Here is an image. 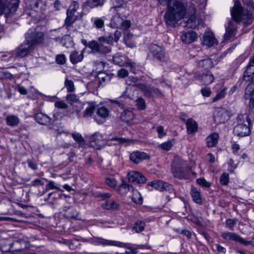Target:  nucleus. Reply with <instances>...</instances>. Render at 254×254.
Instances as JSON below:
<instances>
[{
  "label": "nucleus",
  "instance_id": "nucleus-43",
  "mask_svg": "<svg viewBox=\"0 0 254 254\" xmlns=\"http://www.w3.org/2000/svg\"><path fill=\"white\" fill-rule=\"evenodd\" d=\"M64 86L67 89L68 92H72L75 90L74 82L72 80L66 78L64 81Z\"/></svg>",
  "mask_w": 254,
  "mask_h": 254
},
{
  "label": "nucleus",
  "instance_id": "nucleus-46",
  "mask_svg": "<svg viewBox=\"0 0 254 254\" xmlns=\"http://www.w3.org/2000/svg\"><path fill=\"white\" fill-rule=\"evenodd\" d=\"M136 105L139 110H143L146 108L145 102L141 97L137 98L136 100Z\"/></svg>",
  "mask_w": 254,
  "mask_h": 254
},
{
  "label": "nucleus",
  "instance_id": "nucleus-37",
  "mask_svg": "<svg viewBox=\"0 0 254 254\" xmlns=\"http://www.w3.org/2000/svg\"><path fill=\"white\" fill-rule=\"evenodd\" d=\"M95 104L94 103H90L89 104V106H88L83 115V117L85 118H88L89 117H91L95 110Z\"/></svg>",
  "mask_w": 254,
  "mask_h": 254
},
{
  "label": "nucleus",
  "instance_id": "nucleus-62",
  "mask_svg": "<svg viewBox=\"0 0 254 254\" xmlns=\"http://www.w3.org/2000/svg\"><path fill=\"white\" fill-rule=\"evenodd\" d=\"M201 92L203 96L209 97L211 92L209 88L205 87L201 89Z\"/></svg>",
  "mask_w": 254,
  "mask_h": 254
},
{
  "label": "nucleus",
  "instance_id": "nucleus-63",
  "mask_svg": "<svg viewBox=\"0 0 254 254\" xmlns=\"http://www.w3.org/2000/svg\"><path fill=\"white\" fill-rule=\"evenodd\" d=\"M243 2L254 10V0H243Z\"/></svg>",
  "mask_w": 254,
  "mask_h": 254
},
{
  "label": "nucleus",
  "instance_id": "nucleus-51",
  "mask_svg": "<svg viewBox=\"0 0 254 254\" xmlns=\"http://www.w3.org/2000/svg\"><path fill=\"white\" fill-rule=\"evenodd\" d=\"M56 61L58 64H64L66 62V58L64 54L58 55L56 57Z\"/></svg>",
  "mask_w": 254,
  "mask_h": 254
},
{
  "label": "nucleus",
  "instance_id": "nucleus-33",
  "mask_svg": "<svg viewBox=\"0 0 254 254\" xmlns=\"http://www.w3.org/2000/svg\"><path fill=\"white\" fill-rule=\"evenodd\" d=\"M190 193L193 200L195 203L198 204L202 203V199L200 192L196 188H192Z\"/></svg>",
  "mask_w": 254,
  "mask_h": 254
},
{
  "label": "nucleus",
  "instance_id": "nucleus-16",
  "mask_svg": "<svg viewBox=\"0 0 254 254\" xmlns=\"http://www.w3.org/2000/svg\"><path fill=\"white\" fill-rule=\"evenodd\" d=\"M149 158V156L144 152L134 151L129 156L130 160L134 164H138L144 160Z\"/></svg>",
  "mask_w": 254,
  "mask_h": 254
},
{
  "label": "nucleus",
  "instance_id": "nucleus-40",
  "mask_svg": "<svg viewBox=\"0 0 254 254\" xmlns=\"http://www.w3.org/2000/svg\"><path fill=\"white\" fill-rule=\"evenodd\" d=\"M104 17H95L92 19L93 26L98 29H101L104 26Z\"/></svg>",
  "mask_w": 254,
  "mask_h": 254
},
{
  "label": "nucleus",
  "instance_id": "nucleus-61",
  "mask_svg": "<svg viewBox=\"0 0 254 254\" xmlns=\"http://www.w3.org/2000/svg\"><path fill=\"white\" fill-rule=\"evenodd\" d=\"M157 131L158 132V136L159 138H162L166 133L164 131V127L161 126H158L157 128Z\"/></svg>",
  "mask_w": 254,
  "mask_h": 254
},
{
  "label": "nucleus",
  "instance_id": "nucleus-34",
  "mask_svg": "<svg viewBox=\"0 0 254 254\" xmlns=\"http://www.w3.org/2000/svg\"><path fill=\"white\" fill-rule=\"evenodd\" d=\"M96 114L100 118L106 119L109 117L110 111L108 108L102 106L98 108Z\"/></svg>",
  "mask_w": 254,
  "mask_h": 254
},
{
  "label": "nucleus",
  "instance_id": "nucleus-42",
  "mask_svg": "<svg viewBox=\"0 0 254 254\" xmlns=\"http://www.w3.org/2000/svg\"><path fill=\"white\" fill-rule=\"evenodd\" d=\"M105 0H88L86 2V5L91 8H94L104 4Z\"/></svg>",
  "mask_w": 254,
  "mask_h": 254
},
{
  "label": "nucleus",
  "instance_id": "nucleus-30",
  "mask_svg": "<svg viewBox=\"0 0 254 254\" xmlns=\"http://www.w3.org/2000/svg\"><path fill=\"white\" fill-rule=\"evenodd\" d=\"M138 87L144 94L145 96L147 97H153L152 86L151 85H147L144 84H141L138 86Z\"/></svg>",
  "mask_w": 254,
  "mask_h": 254
},
{
  "label": "nucleus",
  "instance_id": "nucleus-1",
  "mask_svg": "<svg viewBox=\"0 0 254 254\" xmlns=\"http://www.w3.org/2000/svg\"><path fill=\"white\" fill-rule=\"evenodd\" d=\"M186 14V8L182 2L177 0H171L168 10L164 15L165 21L168 25L173 26Z\"/></svg>",
  "mask_w": 254,
  "mask_h": 254
},
{
  "label": "nucleus",
  "instance_id": "nucleus-11",
  "mask_svg": "<svg viewBox=\"0 0 254 254\" xmlns=\"http://www.w3.org/2000/svg\"><path fill=\"white\" fill-rule=\"evenodd\" d=\"M150 53L156 59L160 61H164L165 58L164 49L156 44H151L149 47Z\"/></svg>",
  "mask_w": 254,
  "mask_h": 254
},
{
  "label": "nucleus",
  "instance_id": "nucleus-52",
  "mask_svg": "<svg viewBox=\"0 0 254 254\" xmlns=\"http://www.w3.org/2000/svg\"><path fill=\"white\" fill-rule=\"evenodd\" d=\"M227 163L229 166L228 171L231 173H233L237 168V165L235 164L234 161L232 159H229Z\"/></svg>",
  "mask_w": 254,
  "mask_h": 254
},
{
  "label": "nucleus",
  "instance_id": "nucleus-35",
  "mask_svg": "<svg viewBox=\"0 0 254 254\" xmlns=\"http://www.w3.org/2000/svg\"><path fill=\"white\" fill-rule=\"evenodd\" d=\"M198 66L205 69H208L213 66V63L210 58L202 60L198 62Z\"/></svg>",
  "mask_w": 254,
  "mask_h": 254
},
{
  "label": "nucleus",
  "instance_id": "nucleus-28",
  "mask_svg": "<svg viewBox=\"0 0 254 254\" xmlns=\"http://www.w3.org/2000/svg\"><path fill=\"white\" fill-rule=\"evenodd\" d=\"M5 122L7 126L14 127L19 124L20 119L17 116L9 115L6 117Z\"/></svg>",
  "mask_w": 254,
  "mask_h": 254
},
{
  "label": "nucleus",
  "instance_id": "nucleus-47",
  "mask_svg": "<svg viewBox=\"0 0 254 254\" xmlns=\"http://www.w3.org/2000/svg\"><path fill=\"white\" fill-rule=\"evenodd\" d=\"M173 145L172 141L168 140L165 142L161 144L159 147L164 150L168 151L170 150Z\"/></svg>",
  "mask_w": 254,
  "mask_h": 254
},
{
  "label": "nucleus",
  "instance_id": "nucleus-20",
  "mask_svg": "<svg viewBox=\"0 0 254 254\" xmlns=\"http://www.w3.org/2000/svg\"><path fill=\"white\" fill-rule=\"evenodd\" d=\"M95 243L97 245L103 246H115L119 247L125 248L127 244L116 241L108 240L101 238H98L95 240Z\"/></svg>",
  "mask_w": 254,
  "mask_h": 254
},
{
  "label": "nucleus",
  "instance_id": "nucleus-45",
  "mask_svg": "<svg viewBox=\"0 0 254 254\" xmlns=\"http://www.w3.org/2000/svg\"><path fill=\"white\" fill-rule=\"evenodd\" d=\"M229 175L227 173H223L220 177V183L223 186H226L229 182Z\"/></svg>",
  "mask_w": 254,
  "mask_h": 254
},
{
  "label": "nucleus",
  "instance_id": "nucleus-59",
  "mask_svg": "<svg viewBox=\"0 0 254 254\" xmlns=\"http://www.w3.org/2000/svg\"><path fill=\"white\" fill-rule=\"evenodd\" d=\"M131 26V23L130 20H123V22L122 23V25H121V27L120 28L123 29H127L129 28Z\"/></svg>",
  "mask_w": 254,
  "mask_h": 254
},
{
  "label": "nucleus",
  "instance_id": "nucleus-21",
  "mask_svg": "<svg viewBox=\"0 0 254 254\" xmlns=\"http://www.w3.org/2000/svg\"><path fill=\"white\" fill-rule=\"evenodd\" d=\"M182 41L186 44H190L197 39V34L193 31L183 32L181 36Z\"/></svg>",
  "mask_w": 254,
  "mask_h": 254
},
{
  "label": "nucleus",
  "instance_id": "nucleus-12",
  "mask_svg": "<svg viewBox=\"0 0 254 254\" xmlns=\"http://www.w3.org/2000/svg\"><path fill=\"white\" fill-rule=\"evenodd\" d=\"M148 185L160 191H169L173 190L172 186L167 183L160 180H154L148 183Z\"/></svg>",
  "mask_w": 254,
  "mask_h": 254
},
{
  "label": "nucleus",
  "instance_id": "nucleus-36",
  "mask_svg": "<svg viewBox=\"0 0 254 254\" xmlns=\"http://www.w3.org/2000/svg\"><path fill=\"white\" fill-rule=\"evenodd\" d=\"M103 207L108 210L117 209L119 207V204L114 200H109L103 204Z\"/></svg>",
  "mask_w": 254,
  "mask_h": 254
},
{
  "label": "nucleus",
  "instance_id": "nucleus-39",
  "mask_svg": "<svg viewBox=\"0 0 254 254\" xmlns=\"http://www.w3.org/2000/svg\"><path fill=\"white\" fill-rule=\"evenodd\" d=\"M226 89L227 88L226 87L222 86L220 89L218 90L216 96L212 99V102H214L224 98L226 95Z\"/></svg>",
  "mask_w": 254,
  "mask_h": 254
},
{
  "label": "nucleus",
  "instance_id": "nucleus-60",
  "mask_svg": "<svg viewBox=\"0 0 254 254\" xmlns=\"http://www.w3.org/2000/svg\"><path fill=\"white\" fill-rule=\"evenodd\" d=\"M44 185V182L43 181L39 179H36L32 181L31 183V186H43Z\"/></svg>",
  "mask_w": 254,
  "mask_h": 254
},
{
  "label": "nucleus",
  "instance_id": "nucleus-4",
  "mask_svg": "<svg viewBox=\"0 0 254 254\" xmlns=\"http://www.w3.org/2000/svg\"><path fill=\"white\" fill-rule=\"evenodd\" d=\"M107 41L106 37L101 36L98 38V41L92 40L87 44V46L94 54L105 55L111 52V47L106 46Z\"/></svg>",
  "mask_w": 254,
  "mask_h": 254
},
{
  "label": "nucleus",
  "instance_id": "nucleus-13",
  "mask_svg": "<svg viewBox=\"0 0 254 254\" xmlns=\"http://www.w3.org/2000/svg\"><path fill=\"white\" fill-rule=\"evenodd\" d=\"M34 48L30 44L29 42L25 41L17 49L16 55L17 57L23 58L26 56Z\"/></svg>",
  "mask_w": 254,
  "mask_h": 254
},
{
  "label": "nucleus",
  "instance_id": "nucleus-54",
  "mask_svg": "<svg viewBox=\"0 0 254 254\" xmlns=\"http://www.w3.org/2000/svg\"><path fill=\"white\" fill-rule=\"evenodd\" d=\"M106 183L112 188H115L117 186V181L113 178H108L106 179Z\"/></svg>",
  "mask_w": 254,
  "mask_h": 254
},
{
  "label": "nucleus",
  "instance_id": "nucleus-27",
  "mask_svg": "<svg viewBox=\"0 0 254 254\" xmlns=\"http://www.w3.org/2000/svg\"><path fill=\"white\" fill-rule=\"evenodd\" d=\"M186 127L188 133L192 134L197 130L198 126L196 122L192 119H189L186 121Z\"/></svg>",
  "mask_w": 254,
  "mask_h": 254
},
{
  "label": "nucleus",
  "instance_id": "nucleus-58",
  "mask_svg": "<svg viewBox=\"0 0 254 254\" xmlns=\"http://www.w3.org/2000/svg\"><path fill=\"white\" fill-rule=\"evenodd\" d=\"M117 74L120 78H125L128 76V72L125 68H121L118 70Z\"/></svg>",
  "mask_w": 254,
  "mask_h": 254
},
{
  "label": "nucleus",
  "instance_id": "nucleus-53",
  "mask_svg": "<svg viewBox=\"0 0 254 254\" xmlns=\"http://www.w3.org/2000/svg\"><path fill=\"white\" fill-rule=\"evenodd\" d=\"M110 140L111 141H116L119 144L127 143L129 141V139L120 137H114L111 138Z\"/></svg>",
  "mask_w": 254,
  "mask_h": 254
},
{
  "label": "nucleus",
  "instance_id": "nucleus-49",
  "mask_svg": "<svg viewBox=\"0 0 254 254\" xmlns=\"http://www.w3.org/2000/svg\"><path fill=\"white\" fill-rule=\"evenodd\" d=\"M237 219H228L226 221V227L231 230H233V227L236 224Z\"/></svg>",
  "mask_w": 254,
  "mask_h": 254
},
{
  "label": "nucleus",
  "instance_id": "nucleus-19",
  "mask_svg": "<svg viewBox=\"0 0 254 254\" xmlns=\"http://www.w3.org/2000/svg\"><path fill=\"white\" fill-rule=\"evenodd\" d=\"M85 50V49H84L81 51H77L76 50L71 51L69 55L70 62L72 64H75L82 62L84 59Z\"/></svg>",
  "mask_w": 254,
  "mask_h": 254
},
{
  "label": "nucleus",
  "instance_id": "nucleus-31",
  "mask_svg": "<svg viewBox=\"0 0 254 254\" xmlns=\"http://www.w3.org/2000/svg\"><path fill=\"white\" fill-rule=\"evenodd\" d=\"M123 19L118 14H115L111 19L110 25L116 28H120L123 22Z\"/></svg>",
  "mask_w": 254,
  "mask_h": 254
},
{
  "label": "nucleus",
  "instance_id": "nucleus-18",
  "mask_svg": "<svg viewBox=\"0 0 254 254\" xmlns=\"http://www.w3.org/2000/svg\"><path fill=\"white\" fill-rule=\"evenodd\" d=\"M202 44L207 47L216 45L218 41L215 38L212 32L208 31L204 33L203 35Z\"/></svg>",
  "mask_w": 254,
  "mask_h": 254
},
{
  "label": "nucleus",
  "instance_id": "nucleus-3",
  "mask_svg": "<svg viewBox=\"0 0 254 254\" xmlns=\"http://www.w3.org/2000/svg\"><path fill=\"white\" fill-rule=\"evenodd\" d=\"M231 14L233 19L238 23H243L245 25H249L253 20L252 12L243 8L239 3H236L233 6Z\"/></svg>",
  "mask_w": 254,
  "mask_h": 254
},
{
  "label": "nucleus",
  "instance_id": "nucleus-55",
  "mask_svg": "<svg viewBox=\"0 0 254 254\" xmlns=\"http://www.w3.org/2000/svg\"><path fill=\"white\" fill-rule=\"evenodd\" d=\"M72 137L76 141L79 143H82L84 142V139L79 133H73L72 134Z\"/></svg>",
  "mask_w": 254,
  "mask_h": 254
},
{
  "label": "nucleus",
  "instance_id": "nucleus-38",
  "mask_svg": "<svg viewBox=\"0 0 254 254\" xmlns=\"http://www.w3.org/2000/svg\"><path fill=\"white\" fill-rule=\"evenodd\" d=\"M245 98L249 99L250 97L254 96V83L251 82L247 86L245 90Z\"/></svg>",
  "mask_w": 254,
  "mask_h": 254
},
{
  "label": "nucleus",
  "instance_id": "nucleus-8",
  "mask_svg": "<svg viewBox=\"0 0 254 254\" xmlns=\"http://www.w3.org/2000/svg\"><path fill=\"white\" fill-rule=\"evenodd\" d=\"M241 118H244V116H240L238 117L239 119H240ZM245 118L247 120L248 125H249L250 124L251 121L249 119L248 117L246 116ZM234 132L237 136L244 137L249 135L250 134L251 129L249 127V125L239 123L234 127Z\"/></svg>",
  "mask_w": 254,
  "mask_h": 254
},
{
  "label": "nucleus",
  "instance_id": "nucleus-32",
  "mask_svg": "<svg viewBox=\"0 0 254 254\" xmlns=\"http://www.w3.org/2000/svg\"><path fill=\"white\" fill-rule=\"evenodd\" d=\"M133 187L126 183L124 181L122 184L119 186L118 191L119 193L122 195H125L129 191H132Z\"/></svg>",
  "mask_w": 254,
  "mask_h": 254
},
{
  "label": "nucleus",
  "instance_id": "nucleus-10",
  "mask_svg": "<svg viewBox=\"0 0 254 254\" xmlns=\"http://www.w3.org/2000/svg\"><path fill=\"white\" fill-rule=\"evenodd\" d=\"M106 141L103 138L102 135L99 132L93 134L90 139V145L97 149H100L105 146Z\"/></svg>",
  "mask_w": 254,
  "mask_h": 254
},
{
  "label": "nucleus",
  "instance_id": "nucleus-41",
  "mask_svg": "<svg viewBox=\"0 0 254 254\" xmlns=\"http://www.w3.org/2000/svg\"><path fill=\"white\" fill-rule=\"evenodd\" d=\"M132 199L133 201L137 204H141L143 199L140 193L137 190H134V189L132 190Z\"/></svg>",
  "mask_w": 254,
  "mask_h": 254
},
{
  "label": "nucleus",
  "instance_id": "nucleus-64",
  "mask_svg": "<svg viewBox=\"0 0 254 254\" xmlns=\"http://www.w3.org/2000/svg\"><path fill=\"white\" fill-rule=\"evenodd\" d=\"M28 166L32 169L35 170L37 169V165L33 161L30 159L27 160Z\"/></svg>",
  "mask_w": 254,
  "mask_h": 254
},
{
  "label": "nucleus",
  "instance_id": "nucleus-24",
  "mask_svg": "<svg viewBox=\"0 0 254 254\" xmlns=\"http://www.w3.org/2000/svg\"><path fill=\"white\" fill-rule=\"evenodd\" d=\"M134 118L133 110L131 108H127L124 110L121 114L120 118L121 120L126 123L132 121Z\"/></svg>",
  "mask_w": 254,
  "mask_h": 254
},
{
  "label": "nucleus",
  "instance_id": "nucleus-56",
  "mask_svg": "<svg viewBox=\"0 0 254 254\" xmlns=\"http://www.w3.org/2000/svg\"><path fill=\"white\" fill-rule=\"evenodd\" d=\"M197 183L203 187L209 188L211 186V184L206 181L204 178H199L197 179Z\"/></svg>",
  "mask_w": 254,
  "mask_h": 254
},
{
  "label": "nucleus",
  "instance_id": "nucleus-5",
  "mask_svg": "<svg viewBox=\"0 0 254 254\" xmlns=\"http://www.w3.org/2000/svg\"><path fill=\"white\" fill-rule=\"evenodd\" d=\"M79 8V4L75 1L71 2L66 11V17L65 19V24L69 26L73 24L78 19L81 17L77 9Z\"/></svg>",
  "mask_w": 254,
  "mask_h": 254
},
{
  "label": "nucleus",
  "instance_id": "nucleus-48",
  "mask_svg": "<svg viewBox=\"0 0 254 254\" xmlns=\"http://www.w3.org/2000/svg\"><path fill=\"white\" fill-rule=\"evenodd\" d=\"M46 180L48 182V184H47L46 186V191H48L50 190H54V189L58 190H62L59 187H58L55 185V183L54 181H48L47 180Z\"/></svg>",
  "mask_w": 254,
  "mask_h": 254
},
{
  "label": "nucleus",
  "instance_id": "nucleus-57",
  "mask_svg": "<svg viewBox=\"0 0 254 254\" xmlns=\"http://www.w3.org/2000/svg\"><path fill=\"white\" fill-rule=\"evenodd\" d=\"M55 106L56 107L62 109H66L68 107L67 104L62 101H57L55 102Z\"/></svg>",
  "mask_w": 254,
  "mask_h": 254
},
{
  "label": "nucleus",
  "instance_id": "nucleus-2",
  "mask_svg": "<svg viewBox=\"0 0 254 254\" xmlns=\"http://www.w3.org/2000/svg\"><path fill=\"white\" fill-rule=\"evenodd\" d=\"M172 173L174 177L183 179H189L192 174L193 176L196 173L191 171V168L188 162L179 156L175 157L172 164Z\"/></svg>",
  "mask_w": 254,
  "mask_h": 254
},
{
  "label": "nucleus",
  "instance_id": "nucleus-14",
  "mask_svg": "<svg viewBox=\"0 0 254 254\" xmlns=\"http://www.w3.org/2000/svg\"><path fill=\"white\" fill-rule=\"evenodd\" d=\"M127 178L129 182L137 184H144L146 181V178L141 173L135 171L128 172Z\"/></svg>",
  "mask_w": 254,
  "mask_h": 254
},
{
  "label": "nucleus",
  "instance_id": "nucleus-26",
  "mask_svg": "<svg viewBox=\"0 0 254 254\" xmlns=\"http://www.w3.org/2000/svg\"><path fill=\"white\" fill-rule=\"evenodd\" d=\"M35 119L37 122L41 125H47L51 122V118L42 113L36 114L35 115Z\"/></svg>",
  "mask_w": 254,
  "mask_h": 254
},
{
  "label": "nucleus",
  "instance_id": "nucleus-23",
  "mask_svg": "<svg viewBox=\"0 0 254 254\" xmlns=\"http://www.w3.org/2000/svg\"><path fill=\"white\" fill-rule=\"evenodd\" d=\"M200 20L195 15H191L185 22V26L188 28L194 29L200 23Z\"/></svg>",
  "mask_w": 254,
  "mask_h": 254
},
{
  "label": "nucleus",
  "instance_id": "nucleus-15",
  "mask_svg": "<svg viewBox=\"0 0 254 254\" xmlns=\"http://www.w3.org/2000/svg\"><path fill=\"white\" fill-rule=\"evenodd\" d=\"M243 78L246 81L254 79V56L250 60L249 64L244 72Z\"/></svg>",
  "mask_w": 254,
  "mask_h": 254
},
{
  "label": "nucleus",
  "instance_id": "nucleus-17",
  "mask_svg": "<svg viewBox=\"0 0 254 254\" xmlns=\"http://www.w3.org/2000/svg\"><path fill=\"white\" fill-rule=\"evenodd\" d=\"M221 237L227 241H234L243 244L244 239L235 233L228 231L223 232L221 234Z\"/></svg>",
  "mask_w": 254,
  "mask_h": 254
},
{
  "label": "nucleus",
  "instance_id": "nucleus-22",
  "mask_svg": "<svg viewBox=\"0 0 254 254\" xmlns=\"http://www.w3.org/2000/svg\"><path fill=\"white\" fill-rule=\"evenodd\" d=\"M237 27L234 21H230L226 28V32L224 36V40L226 41L234 36L236 32Z\"/></svg>",
  "mask_w": 254,
  "mask_h": 254
},
{
  "label": "nucleus",
  "instance_id": "nucleus-29",
  "mask_svg": "<svg viewBox=\"0 0 254 254\" xmlns=\"http://www.w3.org/2000/svg\"><path fill=\"white\" fill-rule=\"evenodd\" d=\"M219 134L218 133L214 132L207 136L206 138L207 145L208 147L215 146L218 142Z\"/></svg>",
  "mask_w": 254,
  "mask_h": 254
},
{
  "label": "nucleus",
  "instance_id": "nucleus-6",
  "mask_svg": "<svg viewBox=\"0 0 254 254\" xmlns=\"http://www.w3.org/2000/svg\"><path fill=\"white\" fill-rule=\"evenodd\" d=\"M26 41L35 48L37 46L42 44L45 39V34L43 32H40L37 29L34 30L30 29L25 34Z\"/></svg>",
  "mask_w": 254,
  "mask_h": 254
},
{
  "label": "nucleus",
  "instance_id": "nucleus-9",
  "mask_svg": "<svg viewBox=\"0 0 254 254\" xmlns=\"http://www.w3.org/2000/svg\"><path fill=\"white\" fill-rule=\"evenodd\" d=\"M229 112L223 108H218L214 112V119L216 124H223L230 119Z\"/></svg>",
  "mask_w": 254,
  "mask_h": 254
},
{
  "label": "nucleus",
  "instance_id": "nucleus-7",
  "mask_svg": "<svg viewBox=\"0 0 254 254\" xmlns=\"http://www.w3.org/2000/svg\"><path fill=\"white\" fill-rule=\"evenodd\" d=\"M113 62L121 66H129L130 71L135 73V68L136 64L135 63L132 62L125 56L119 53L116 54L113 58Z\"/></svg>",
  "mask_w": 254,
  "mask_h": 254
},
{
  "label": "nucleus",
  "instance_id": "nucleus-50",
  "mask_svg": "<svg viewBox=\"0 0 254 254\" xmlns=\"http://www.w3.org/2000/svg\"><path fill=\"white\" fill-rule=\"evenodd\" d=\"M66 100L69 103H76L78 101V98L77 95L74 94H69L66 96Z\"/></svg>",
  "mask_w": 254,
  "mask_h": 254
},
{
  "label": "nucleus",
  "instance_id": "nucleus-44",
  "mask_svg": "<svg viewBox=\"0 0 254 254\" xmlns=\"http://www.w3.org/2000/svg\"><path fill=\"white\" fill-rule=\"evenodd\" d=\"M145 223L141 221H137L134 225L133 226L132 229L137 233L142 231L144 229Z\"/></svg>",
  "mask_w": 254,
  "mask_h": 254
},
{
  "label": "nucleus",
  "instance_id": "nucleus-25",
  "mask_svg": "<svg viewBox=\"0 0 254 254\" xmlns=\"http://www.w3.org/2000/svg\"><path fill=\"white\" fill-rule=\"evenodd\" d=\"M198 79L203 84L208 85L212 83L214 80V77L212 73L209 71H206L198 76Z\"/></svg>",
  "mask_w": 254,
  "mask_h": 254
}]
</instances>
